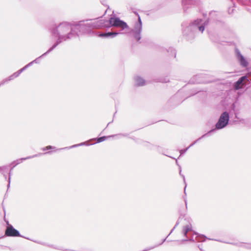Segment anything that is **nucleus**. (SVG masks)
<instances>
[{"label":"nucleus","mask_w":251,"mask_h":251,"mask_svg":"<svg viewBox=\"0 0 251 251\" xmlns=\"http://www.w3.org/2000/svg\"><path fill=\"white\" fill-rule=\"evenodd\" d=\"M183 199L185 205V209L184 210H179L180 216L168 236L173 232L179 223H182L183 226L181 231V234L185 238L182 239L181 242L183 243L185 241H196L198 243V248H199L201 251H203L202 244H200V243L204 241V235L200 234L193 230L191 224L192 219L190 217L185 216L187 209V201L185 197H184Z\"/></svg>","instance_id":"obj_1"},{"label":"nucleus","mask_w":251,"mask_h":251,"mask_svg":"<svg viewBox=\"0 0 251 251\" xmlns=\"http://www.w3.org/2000/svg\"><path fill=\"white\" fill-rule=\"evenodd\" d=\"M49 30L54 37L68 36L70 38L67 39V41L79 36L77 32L75 30L74 23L67 22H63L57 25H52L49 27Z\"/></svg>","instance_id":"obj_2"},{"label":"nucleus","mask_w":251,"mask_h":251,"mask_svg":"<svg viewBox=\"0 0 251 251\" xmlns=\"http://www.w3.org/2000/svg\"><path fill=\"white\" fill-rule=\"evenodd\" d=\"M182 33L188 41H192L199 33L204 31V21L201 18H198L191 21L188 25L182 24Z\"/></svg>","instance_id":"obj_3"},{"label":"nucleus","mask_w":251,"mask_h":251,"mask_svg":"<svg viewBox=\"0 0 251 251\" xmlns=\"http://www.w3.org/2000/svg\"><path fill=\"white\" fill-rule=\"evenodd\" d=\"M100 20L86 19L74 23L75 30L81 34H91L94 29H100Z\"/></svg>","instance_id":"obj_4"},{"label":"nucleus","mask_w":251,"mask_h":251,"mask_svg":"<svg viewBox=\"0 0 251 251\" xmlns=\"http://www.w3.org/2000/svg\"><path fill=\"white\" fill-rule=\"evenodd\" d=\"M230 116L227 111L222 113L214 126L209 131L205 133V137L210 136L215 134L218 130L226 127L229 123Z\"/></svg>","instance_id":"obj_5"},{"label":"nucleus","mask_w":251,"mask_h":251,"mask_svg":"<svg viewBox=\"0 0 251 251\" xmlns=\"http://www.w3.org/2000/svg\"><path fill=\"white\" fill-rule=\"evenodd\" d=\"M100 23L101 28H108L111 27H116L120 28L119 32L123 30L126 28H128V25L127 24L124 22L120 20V19L117 17L113 16L111 17L108 20L104 19L100 20Z\"/></svg>","instance_id":"obj_6"},{"label":"nucleus","mask_w":251,"mask_h":251,"mask_svg":"<svg viewBox=\"0 0 251 251\" xmlns=\"http://www.w3.org/2000/svg\"><path fill=\"white\" fill-rule=\"evenodd\" d=\"M135 14L138 16V20L134 24V27L130 31V32L133 34L134 39L138 42L141 39V32L142 30V23L140 16L137 12Z\"/></svg>","instance_id":"obj_7"},{"label":"nucleus","mask_w":251,"mask_h":251,"mask_svg":"<svg viewBox=\"0 0 251 251\" xmlns=\"http://www.w3.org/2000/svg\"><path fill=\"white\" fill-rule=\"evenodd\" d=\"M51 151H49L46 152L44 153H39L38 154H34V155H32V156H27L26 157L21 158H20V159H17L16 160L13 161V162H12L9 164V167H11L10 170V171H11V175L12 174V170L13 169H15L14 167H15L18 164L21 163L23 161L27 160V159L33 158L34 157H38V156H41V155H43V154H50V153H51Z\"/></svg>","instance_id":"obj_8"},{"label":"nucleus","mask_w":251,"mask_h":251,"mask_svg":"<svg viewBox=\"0 0 251 251\" xmlns=\"http://www.w3.org/2000/svg\"><path fill=\"white\" fill-rule=\"evenodd\" d=\"M5 235L8 237H21L25 238V237L21 235L18 230L15 229L12 225L9 224L8 222L7 223V226L5 231ZM26 239L29 240L28 238H26Z\"/></svg>","instance_id":"obj_9"},{"label":"nucleus","mask_w":251,"mask_h":251,"mask_svg":"<svg viewBox=\"0 0 251 251\" xmlns=\"http://www.w3.org/2000/svg\"><path fill=\"white\" fill-rule=\"evenodd\" d=\"M235 55L238 62L242 67L245 68L248 67V60L242 54L240 50L236 48L235 49Z\"/></svg>","instance_id":"obj_10"},{"label":"nucleus","mask_w":251,"mask_h":251,"mask_svg":"<svg viewBox=\"0 0 251 251\" xmlns=\"http://www.w3.org/2000/svg\"><path fill=\"white\" fill-rule=\"evenodd\" d=\"M57 37V40L54 43V44L46 52H45L42 55L40 56V57H43V56L47 55L51 51H52L58 45H59L64 41H67V39L70 38L69 37H68V36L66 37L61 36Z\"/></svg>","instance_id":"obj_11"},{"label":"nucleus","mask_w":251,"mask_h":251,"mask_svg":"<svg viewBox=\"0 0 251 251\" xmlns=\"http://www.w3.org/2000/svg\"><path fill=\"white\" fill-rule=\"evenodd\" d=\"M57 37V40L54 43V44L46 52H45L42 55L40 56V57H43V56L47 55L51 51H52L58 45H59L64 41H67V39L70 38L69 37H68V36L66 37L61 36Z\"/></svg>","instance_id":"obj_12"},{"label":"nucleus","mask_w":251,"mask_h":251,"mask_svg":"<svg viewBox=\"0 0 251 251\" xmlns=\"http://www.w3.org/2000/svg\"><path fill=\"white\" fill-rule=\"evenodd\" d=\"M200 3V0H182V5L184 12H187V10L192 5H199Z\"/></svg>","instance_id":"obj_13"},{"label":"nucleus","mask_w":251,"mask_h":251,"mask_svg":"<svg viewBox=\"0 0 251 251\" xmlns=\"http://www.w3.org/2000/svg\"><path fill=\"white\" fill-rule=\"evenodd\" d=\"M206 239L213 240V239L208 238L205 235V241L206 240ZM214 240H215V241H218L220 242H222V243L231 244V245L236 246L239 247L243 248L246 249L251 250V244H245L244 243H230V242H225V241H222L221 240H217V239H214Z\"/></svg>","instance_id":"obj_14"},{"label":"nucleus","mask_w":251,"mask_h":251,"mask_svg":"<svg viewBox=\"0 0 251 251\" xmlns=\"http://www.w3.org/2000/svg\"><path fill=\"white\" fill-rule=\"evenodd\" d=\"M120 33L121 32L118 31L97 32V35L98 36L103 38H113Z\"/></svg>","instance_id":"obj_15"},{"label":"nucleus","mask_w":251,"mask_h":251,"mask_svg":"<svg viewBox=\"0 0 251 251\" xmlns=\"http://www.w3.org/2000/svg\"><path fill=\"white\" fill-rule=\"evenodd\" d=\"M204 81V76L202 74L196 75L193 76L189 81L190 83H201Z\"/></svg>","instance_id":"obj_16"},{"label":"nucleus","mask_w":251,"mask_h":251,"mask_svg":"<svg viewBox=\"0 0 251 251\" xmlns=\"http://www.w3.org/2000/svg\"><path fill=\"white\" fill-rule=\"evenodd\" d=\"M134 80L135 82V85L138 86H142L146 84V80L141 76H135Z\"/></svg>","instance_id":"obj_17"},{"label":"nucleus","mask_w":251,"mask_h":251,"mask_svg":"<svg viewBox=\"0 0 251 251\" xmlns=\"http://www.w3.org/2000/svg\"><path fill=\"white\" fill-rule=\"evenodd\" d=\"M203 137H204V135H202L200 138H199V139L195 140L193 143H192L191 144H190V146H188L186 149H182V150H180V151H179L180 153V155H181L184 154L190 147H192L195 144L197 143L201 139L203 138Z\"/></svg>","instance_id":"obj_18"},{"label":"nucleus","mask_w":251,"mask_h":251,"mask_svg":"<svg viewBox=\"0 0 251 251\" xmlns=\"http://www.w3.org/2000/svg\"><path fill=\"white\" fill-rule=\"evenodd\" d=\"M196 95L197 98H198V100L201 103H203L204 101V92L201 91H199L196 92L193 95Z\"/></svg>","instance_id":"obj_19"},{"label":"nucleus","mask_w":251,"mask_h":251,"mask_svg":"<svg viewBox=\"0 0 251 251\" xmlns=\"http://www.w3.org/2000/svg\"><path fill=\"white\" fill-rule=\"evenodd\" d=\"M34 242L36 243H37L39 244H41V245H42L44 246H46L49 247L50 248L54 249H56V250H64V248L62 247L56 246H55L53 245L48 244L45 242H39V241H34Z\"/></svg>","instance_id":"obj_20"},{"label":"nucleus","mask_w":251,"mask_h":251,"mask_svg":"<svg viewBox=\"0 0 251 251\" xmlns=\"http://www.w3.org/2000/svg\"><path fill=\"white\" fill-rule=\"evenodd\" d=\"M207 33L211 41L216 43H219L220 42L218 36H216L214 34L210 33L208 31H207Z\"/></svg>","instance_id":"obj_21"},{"label":"nucleus","mask_w":251,"mask_h":251,"mask_svg":"<svg viewBox=\"0 0 251 251\" xmlns=\"http://www.w3.org/2000/svg\"><path fill=\"white\" fill-rule=\"evenodd\" d=\"M166 50L169 53L170 56H173L174 58L176 57V50L173 48L170 47L168 49Z\"/></svg>","instance_id":"obj_22"},{"label":"nucleus","mask_w":251,"mask_h":251,"mask_svg":"<svg viewBox=\"0 0 251 251\" xmlns=\"http://www.w3.org/2000/svg\"><path fill=\"white\" fill-rule=\"evenodd\" d=\"M93 144H92L91 145H92ZM90 144H86V142H82V143H81L80 144H75V145H74L73 146H71L69 147H65V148H61V149H58V150H64V149H71V148H75V147H79V146H83V145H90Z\"/></svg>","instance_id":"obj_23"},{"label":"nucleus","mask_w":251,"mask_h":251,"mask_svg":"<svg viewBox=\"0 0 251 251\" xmlns=\"http://www.w3.org/2000/svg\"><path fill=\"white\" fill-rule=\"evenodd\" d=\"M114 135H111V136H101L100 137L97 138L96 139L97 140V143H100V142L105 141L107 138H109L111 137H114Z\"/></svg>","instance_id":"obj_24"},{"label":"nucleus","mask_w":251,"mask_h":251,"mask_svg":"<svg viewBox=\"0 0 251 251\" xmlns=\"http://www.w3.org/2000/svg\"><path fill=\"white\" fill-rule=\"evenodd\" d=\"M168 236H167L166 238H165V239H163L162 240V241L161 243L159 244L158 245H155L154 246H152V247H149V248H147L146 249H145V250H144L143 251H150L151 250H152V249H153L154 248L160 246V245H161L164 242L166 241V239H167V238L168 237Z\"/></svg>","instance_id":"obj_25"},{"label":"nucleus","mask_w":251,"mask_h":251,"mask_svg":"<svg viewBox=\"0 0 251 251\" xmlns=\"http://www.w3.org/2000/svg\"><path fill=\"white\" fill-rule=\"evenodd\" d=\"M208 75L207 74H205V81H204L205 84L213 82L216 81V79L214 77H212L210 79H208Z\"/></svg>","instance_id":"obj_26"},{"label":"nucleus","mask_w":251,"mask_h":251,"mask_svg":"<svg viewBox=\"0 0 251 251\" xmlns=\"http://www.w3.org/2000/svg\"><path fill=\"white\" fill-rule=\"evenodd\" d=\"M21 74L20 72L19 71V70L13 73L12 75H10L9 77H8V79L10 81L11 80H13V79H14L15 78H16L17 77L20 75Z\"/></svg>","instance_id":"obj_27"},{"label":"nucleus","mask_w":251,"mask_h":251,"mask_svg":"<svg viewBox=\"0 0 251 251\" xmlns=\"http://www.w3.org/2000/svg\"><path fill=\"white\" fill-rule=\"evenodd\" d=\"M179 175L183 177V181H184V182L185 185L184 191V194H185V195L186 196V193L185 190H186V184L185 176H184V175H182L181 169V167L180 166H179Z\"/></svg>","instance_id":"obj_28"},{"label":"nucleus","mask_w":251,"mask_h":251,"mask_svg":"<svg viewBox=\"0 0 251 251\" xmlns=\"http://www.w3.org/2000/svg\"><path fill=\"white\" fill-rule=\"evenodd\" d=\"M55 149V147L54 146H48L47 147L43 148L42 149V150L43 151H46L47 150H52V149Z\"/></svg>","instance_id":"obj_29"},{"label":"nucleus","mask_w":251,"mask_h":251,"mask_svg":"<svg viewBox=\"0 0 251 251\" xmlns=\"http://www.w3.org/2000/svg\"><path fill=\"white\" fill-rule=\"evenodd\" d=\"M144 145L147 147V148H149V149H152V147L153 146V145L149 142H144Z\"/></svg>","instance_id":"obj_30"},{"label":"nucleus","mask_w":251,"mask_h":251,"mask_svg":"<svg viewBox=\"0 0 251 251\" xmlns=\"http://www.w3.org/2000/svg\"><path fill=\"white\" fill-rule=\"evenodd\" d=\"M223 30L226 32H228L229 31V28L228 25L225 23H223Z\"/></svg>","instance_id":"obj_31"},{"label":"nucleus","mask_w":251,"mask_h":251,"mask_svg":"<svg viewBox=\"0 0 251 251\" xmlns=\"http://www.w3.org/2000/svg\"><path fill=\"white\" fill-rule=\"evenodd\" d=\"M10 81L9 79H8V77L5 78V79H4L3 80H2L0 83V86H1V85H4L5 83L7 82L8 81Z\"/></svg>","instance_id":"obj_32"},{"label":"nucleus","mask_w":251,"mask_h":251,"mask_svg":"<svg viewBox=\"0 0 251 251\" xmlns=\"http://www.w3.org/2000/svg\"><path fill=\"white\" fill-rule=\"evenodd\" d=\"M8 175H9V178H8V184H7V189H9V188L10 187V185L11 171H9V172L8 173Z\"/></svg>","instance_id":"obj_33"},{"label":"nucleus","mask_w":251,"mask_h":251,"mask_svg":"<svg viewBox=\"0 0 251 251\" xmlns=\"http://www.w3.org/2000/svg\"><path fill=\"white\" fill-rule=\"evenodd\" d=\"M27 68H28V67L27 66V65H26L23 68H22V69H20L19 70V71L20 72V73L21 74L23 71H24Z\"/></svg>","instance_id":"obj_34"},{"label":"nucleus","mask_w":251,"mask_h":251,"mask_svg":"<svg viewBox=\"0 0 251 251\" xmlns=\"http://www.w3.org/2000/svg\"><path fill=\"white\" fill-rule=\"evenodd\" d=\"M128 133H121V134H116V135H114V136H123V137H127V136H128Z\"/></svg>","instance_id":"obj_35"},{"label":"nucleus","mask_w":251,"mask_h":251,"mask_svg":"<svg viewBox=\"0 0 251 251\" xmlns=\"http://www.w3.org/2000/svg\"><path fill=\"white\" fill-rule=\"evenodd\" d=\"M246 78V76H244L240 77L238 79V80L237 81V83H241L242 82L243 78Z\"/></svg>","instance_id":"obj_36"},{"label":"nucleus","mask_w":251,"mask_h":251,"mask_svg":"<svg viewBox=\"0 0 251 251\" xmlns=\"http://www.w3.org/2000/svg\"><path fill=\"white\" fill-rule=\"evenodd\" d=\"M234 9L232 8H229L228 10V12L229 14H231L233 13Z\"/></svg>","instance_id":"obj_37"},{"label":"nucleus","mask_w":251,"mask_h":251,"mask_svg":"<svg viewBox=\"0 0 251 251\" xmlns=\"http://www.w3.org/2000/svg\"><path fill=\"white\" fill-rule=\"evenodd\" d=\"M206 16V14H205V16ZM209 20L210 19H205V22H204V23H205V27L206 26V25H207L209 23Z\"/></svg>","instance_id":"obj_38"},{"label":"nucleus","mask_w":251,"mask_h":251,"mask_svg":"<svg viewBox=\"0 0 251 251\" xmlns=\"http://www.w3.org/2000/svg\"><path fill=\"white\" fill-rule=\"evenodd\" d=\"M7 167H8L7 166H3L0 167V172H2V171H4V168H7Z\"/></svg>","instance_id":"obj_39"},{"label":"nucleus","mask_w":251,"mask_h":251,"mask_svg":"<svg viewBox=\"0 0 251 251\" xmlns=\"http://www.w3.org/2000/svg\"><path fill=\"white\" fill-rule=\"evenodd\" d=\"M41 57H40V56L37 58H36L35 60H34L33 61L34 62V63H39V58H40Z\"/></svg>","instance_id":"obj_40"},{"label":"nucleus","mask_w":251,"mask_h":251,"mask_svg":"<svg viewBox=\"0 0 251 251\" xmlns=\"http://www.w3.org/2000/svg\"><path fill=\"white\" fill-rule=\"evenodd\" d=\"M216 12L215 11H211L210 13H209V16L210 17H212V16L213 15H214L215 14Z\"/></svg>","instance_id":"obj_41"},{"label":"nucleus","mask_w":251,"mask_h":251,"mask_svg":"<svg viewBox=\"0 0 251 251\" xmlns=\"http://www.w3.org/2000/svg\"><path fill=\"white\" fill-rule=\"evenodd\" d=\"M176 96H174V97L172 98L170 100H169V102H172L174 100H175L176 99Z\"/></svg>","instance_id":"obj_42"},{"label":"nucleus","mask_w":251,"mask_h":251,"mask_svg":"<svg viewBox=\"0 0 251 251\" xmlns=\"http://www.w3.org/2000/svg\"><path fill=\"white\" fill-rule=\"evenodd\" d=\"M33 63H34V62L32 61L30 62V63H29L28 64H27V65L29 67L31 66Z\"/></svg>","instance_id":"obj_43"},{"label":"nucleus","mask_w":251,"mask_h":251,"mask_svg":"<svg viewBox=\"0 0 251 251\" xmlns=\"http://www.w3.org/2000/svg\"><path fill=\"white\" fill-rule=\"evenodd\" d=\"M235 118L236 119H238L239 118L238 117V116H237V113H235Z\"/></svg>","instance_id":"obj_44"},{"label":"nucleus","mask_w":251,"mask_h":251,"mask_svg":"<svg viewBox=\"0 0 251 251\" xmlns=\"http://www.w3.org/2000/svg\"><path fill=\"white\" fill-rule=\"evenodd\" d=\"M232 108H233V110L234 109V108H235V105L234 104H233L232 105Z\"/></svg>","instance_id":"obj_45"},{"label":"nucleus","mask_w":251,"mask_h":251,"mask_svg":"<svg viewBox=\"0 0 251 251\" xmlns=\"http://www.w3.org/2000/svg\"><path fill=\"white\" fill-rule=\"evenodd\" d=\"M176 164H177V165H178L179 167L180 166V165H178V162L177 161V160H176Z\"/></svg>","instance_id":"obj_46"},{"label":"nucleus","mask_w":251,"mask_h":251,"mask_svg":"<svg viewBox=\"0 0 251 251\" xmlns=\"http://www.w3.org/2000/svg\"><path fill=\"white\" fill-rule=\"evenodd\" d=\"M3 176H4V177L5 179H6V178H7L6 175H4Z\"/></svg>","instance_id":"obj_47"},{"label":"nucleus","mask_w":251,"mask_h":251,"mask_svg":"<svg viewBox=\"0 0 251 251\" xmlns=\"http://www.w3.org/2000/svg\"><path fill=\"white\" fill-rule=\"evenodd\" d=\"M110 123H111V122L108 123V124H107V126H108Z\"/></svg>","instance_id":"obj_48"},{"label":"nucleus","mask_w":251,"mask_h":251,"mask_svg":"<svg viewBox=\"0 0 251 251\" xmlns=\"http://www.w3.org/2000/svg\"><path fill=\"white\" fill-rule=\"evenodd\" d=\"M7 168H4V170H5L6 169H7Z\"/></svg>","instance_id":"obj_49"}]
</instances>
